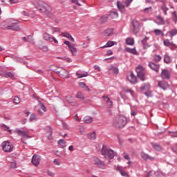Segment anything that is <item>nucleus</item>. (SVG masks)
I'll return each mask as SVG.
<instances>
[{
	"label": "nucleus",
	"mask_w": 177,
	"mask_h": 177,
	"mask_svg": "<svg viewBox=\"0 0 177 177\" xmlns=\"http://www.w3.org/2000/svg\"><path fill=\"white\" fill-rule=\"evenodd\" d=\"M36 8L41 12V13H44L50 19H55V16L50 13L52 12V7L49 6V4L46 3L45 1H38L36 2Z\"/></svg>",
	"instance_id": "nucleus-1"
},
{
	"label": "nucleus",
	"mask_w": 177,
	"mask_h": 177,
	"mask_svg": "<svg viewBox=\"0 0 177 177\" xmlns=\"http://www.w3.org/2000/svg\"><path fill=\"white\" fill-rule=\"evenodd\" d=\"M127 118L125 116L118 115L113 118L112 125L115 128L121 129L127 125Z\"/></svg>",
	"instance_id": "nucleus-2"
},
{
	"label": "nucleus",
	"mask_w": 177,
	"mask_h": 177,
	"mask_svg": "<svg viewBox=\"0 0 177 177\" xmlns=\"http://www.w3.org/2000/svg\"><path fill=\"white\" fill-rule=\"evenodd\" d=\"M19 21L14 19H10L6 21V30H12V31H20V26H19Z\"/></svg>",
	"instance_id": "nucleus-3"
},
{
	"label": "nucleus",
	"mask_w": 177,
	"mask_h": 177,
	"mask_svg": "<svg viewBox=\"0 0 177 177\" xmlns=\"http://www.w3.org/2000/svg\"><path fill=\"white\" fill-rule=\"evenodd\" d=\"M102 154L105 157V158H110L113 160L115 156V153L110 148H107V147L103 145L102 149Z\"/></svg>",
	"instance_id": "nucleus-4"
},
{
	"label": "nucleus",
	"mask_w": 177,
	"mask_h": 177,
	"mask_svg": "<svg viewBox=\"0 0 177 177\" xmlns=\"http://www.w3.org/2000/svg\"><path fill=\"white\" fill-rule=\"evenodd\" d=\"M15 132L19 136H22V138L21 139V142H22V143H25V145H27V142H24V140H23V139H31V138H32L30 136V131H21V130H20V129H17L15 131Z\"/></svg>",
	"instance_id": "nucleus-5"
},
{
	"label": "nucleus",
	"mask_w": 177,
	"mask_h": 177,
	"mask_svg": "<svg viewBox=\"0 0 177 177\" xmlns=\"http://www.w3.org/2000/svg\"><path fill=\"white\" fill-rule=\"evenodd\" d=\"M15 132L19 136H22V138L21 139V142H22V143H25V145H27V142H24V140H23V139H31V138H32L30 136V131H21V130H20V129H17L15 131Z\"/></svg>",
	"instance_id": "nucleus-6"
},
{
	"label": "nucleus",
	"mask_w": 177,
	"mask_h": 177,
	"mask_svg": "<svg viewBox=\"0 0 177 177\" xmlns=\"http://www.w3.org/2000/svg\"><path fill=\"white\" fill-rule=\"evenodd\" d=\"M136 70L138 78H140L141 81H145L146 80V72H145V67H143L142 65H138Z\"/></svg>",
	"instance_id": "nucleus-7"
},
{
	"label": "nucleus",
	"mask_w": 177,
	"mask_h": 177,
	"mask_svg": "<svg viewBox=\"0 0 177 177\" xmlns=\"http://www.w3.org/2000/svg\"><path fill=\"white\" fill-rule=\"evenodd\" d=\"M3 151H5V153H10L13 151V145H12V143L8 141H4L1 144Z\"/></svg>",
	"instance_id": "nucleus-8"
},
{
	"label": "nucleus",
	"mask_w": 177,
	"mask_h": 177,
	"mask_svg": "<svg viewBox=\"0 0 177 177\" xmlns=\"http://www.w3.org/2000/svg\"><path fill=\"white\" fill-rule=\"evenodd\" d=\"M43 39H44V41H48V42H54L55 44H59L57 39H56L55 37H53L48 32H44L43 34Z\"/></svg>",
	"instance_id": "nucleus-9"
},
{
	"label": "nucleus",
	"mask_w": 177,
	"mask_h": 177,
	"mask_svg": "<svg viewBox=\"0 0 177 177\" xmlns=\"http://www.w3.org/2000/svg\"><path fill=\"white\" fill-rule=\"evenodd\" d=\"M94 164L97 168H100V169H106V164H104V162L97 158L94 159Z\"/></svg>",
	"instance_id": "nucleus-10"
},
{
	"label": "nucleus",
	"mask_w": 177,
	"mask_h": 177,
	"mask_svg": "<svg viewBox=\"0 0 177 177\" xmlns=\"http://www.w3.org/2000/svg\"><path fill=\"white\" fill-rule=\"evenodd\" d=\"M56 73L59 77H61V78H70L68 71L64 68H61V70L57 71Z\"/></svg>",
	"instance_id": "nucleus-11"
},
{
	"label": "nucleus",
	"mask_w": 177,
	"mask_h": 177,
	"mask_svg": "<svg viewBox=\"0 0 177 177\" xmlns=\"http://www.w3.org/2000/svg\"><path fill=\"white\" fill-rule=\"evenodd\" d=\"M132 26H133V34H138L140 31V24H139V21L138 20L134 19L132 21Z\"/></svg>",
	"instance_id": "nucleus-12"
},
{
	"label": "nucleus",
	"mask_w": 177,
	"mask_h": 177,
	"mask_svg": "<svg viewBox=\"0 0 177 177\" xmlns=\"http://www.w3.org/2000/svg\"><path fill=\"white\" fill-rule=\"evenodd\" d=\"M41 161V157L39 155H33L32 158V164L35 167H38L39 165V162Z\"/></svg>",
	"instance_id": "nucleus-13"
},
{
	"label": "nucleus",
	"mask_w": 177,
	"mask_h": 177,
	"mask_svg": "<svg viewBox=\"0 0 177 177\" xmlns=\"http://www.w3.org/2000/svg\"><path fill=\"white\" fill-rule=\"evenodd\" d=\"M162 80H169V77H171V73L168 70L163 69L160 74Z\"/></svg>",
	"instance_id": "nucleus-14"
},
{
	"label": "nucleus",
	"mask_w": 177,
	"mask_h": 177,
	"mask_svg": "<svg viewBox=\"0 0 177 177\" xmlns=\"http://www.w3.org/2000/svg\"><path fill=\"white\" fill-rule=\"evenodd\" d=\"M127 80L130 84H136L138 80H136V76L133 75V73H131L130 75L127 76Z\"/></svg>",
	"instance_id": "nucleus-15"
},
{
	"label": "nucleus",
	"mask_w": 177,
	"mask_h": 177,
	"mask_svg": "<svg viewBox=\"0 0 177 177\" xmlns=\"http://www.w3.org/2000/svg\"><path fill=\"white\" fill-rule=\"evenodd\" d=\"M158 85L159 88H161V89H163V91H166V89H168L169 87V85L165 81H159L158 82Z\"/></svg>",
	"instance_id": "nucleus-16"
},
{
	"label": "nucleus",
	"mask_w": 177,
	"mask_h": 177,
	"mask_svg": "<svg viewBox=\"0 0 177 177\" xmlns=\"http://www.w3.org/2000/svg\"><path fill=\"white\" fill-rule=\"evenodd\" d=\"M141 157L145 161H147V160H149L150 161H154V160H155L154 157L150 156H149V154H147L145 152H141Z\"/></svg>",
	"instance_id": "nucleus-17"
},
{
	"label": "nucleus",
	"mask_w": 177,
	"mask_h": 177,
	"mask_svg": "<svg viewBox=\"0 0 177 177\" xmlns=\"http://www.w3.org/2000/svg\"><path fill=\"white\" fill-rule=\"evenodd\" d=\"M149 67H150L151 70H153V71H156V73H158V71L160 70V65H157L153 62L149 63Z\"/></svg>",
	"instance_id": "nucleus-18"
},
{
	"label": "nucleus",
	"mask_w": 177,
	"mask_h": 177,
	"mask_svg": "<svg viewBox=\"0 0 177 177\" xmlns=\"http://www.w3.org/2000/svg\"><path fill=\"white\" fill-rule=\"evenodd\" d=\"M155 23H156V24H158V26H164V24H165V21H164V19L161 17V16L156 17Z\"/></svg>",
	"instance_id": "nucleus-19"
},
{
	"label": "nucleus",
	"mask_w": 177,
	"mask_h": 177,
	"mask_svg": "<svg viewBox=\"0 0 177 177\" xmlns=\"http://www.w3.org/2000/svg\"><path fill=\"white\" fill-rule=\"evenodd\" d=\"M0 75H3V77H5L6 78H11L12 80H15V75L12 73V72H8L6 73H1Z\"/></svg>",
	"instance_id": "nucleus-20"
},
{
	"label": "nucleus",
	"mask_w": 177,
	"mask_h": 177,
	"mask_svg": "<svg viewBox=\"0 0 177 177\" xmlns=\"http://www.w3.org/2000/svg\"><path fill=\"white\" fill-rule=\"evenodd\" d=\"M114 32L113 29H106L104 31V37H113Z\"/></svg>",
	"instance_id": "nucleus-21"
},
{
	"label": "nucleus",
	"mask_w": 177,
	"mask_h": 177,
	"mask_svg": "<svg viewBox=\"0 0 177 177\" xmlns=\"http://www.w3.org/2000/svg\"><path fill=\"white\" fill-rule=\"evenodd\" d=\"M118 9L122 13L125 12V6H124L121 2L118 1L116 3Z\"/></svg>",
	"instance_id": "nucleus-22"
},
{
	"label": "nucleus",
	"mask_w": 177,
	"mask_h": 177,
	"mask_svg": "<svg viewBox=\"0 0 177 177\" xmlns=\"http://www.w3.org/2000/svg\"><path fill=\"white\" fill-rule=\"evenodd\" d=\"M115 45H117V42L114 41H109L106 45L102 46L101 48H111V46H114Z\"/></svg>",
	"instance_id": "nucleus-23"
},
{
	"label": "nucleus",
	"mask_w": 177,
	"mask_h": 177,
	"mask_svg": "<svg viewBox=\"0 0 177 177\" xmlns=\"http://www.w3.org/2000/svg\"><path fill=\"white\" fill-rule=\"evenodd\" d=\"M83 121L86 123V124H91V122H93V119L92 118V117L91 116H85L83 118Z\"/></svg>",
	"instance_id": "nucleus-24"
},
{
	"label": "nucleus",
	"mask_w": 177,
	"mask_h": 177,
	"mask_svg": "<svg viewBox=\"0 0 177 177\" xmlns=\"http://www.w3.org/2000/svg\"><path fill=\"white\" fill-rule=\"evenodd\" d=\"M109 17L111 19H117V17H118V12H117V11H111Z\"/></svg>",
	"instance_id": "nucleus-25"
},
{
	"label": "nucleus",
	"mask_w": 177,
	"mask_h": 177,
	"mask_svg": "<svg viewBox=\"0 0 177 177\" xmlns=\"http://www.w3.org/2000/svg\"><path fill=\"white\" fill-rule=\"evenodd\" d=\"M58 146L61 148V149H64V147H66V141H64V140L63 139H60L58 141Z\"/></svg>",
	"instance_id": "nucleus-26"
},
{
	"label": "nucleus",
	"mask_w": 177,
	"mask_h": 177,
	"mask_svg": "<svg viewBox=\"0 0 177 177\" xmlns=\"http://www.w3.org/2000/svg\"><path fill=\"white\" fill-rule=\"evenodd\" d=\"M102 98L104 99V102L107 103V104L110 106H113V101L110 100V98L109 97L103 96Z\"/></svg>",
	"instance_id": "nucleus-27"
},
{
	"label": "nucleus",
	"mask_w": 177,
	"mask_h": 177,
	"mask_svg": "<svg viewBox=\"0 0 177 177\" xmlns=\"http://www.w3.org/2000/svg\"><path fill=\"white\" fill-rule=\"evenodd\" d=\"M116 169L120 171V174L122 175V176H125V177H129V175H128V173H127V171L121 170V169L118 167L116 168Z\"/></svg>",
	"instance_id": "nucleus-28"
},
{
	"label": "nucleus",
	"mask_w": 177,
	"mask_h": 177,
	"mask_svg": "<svg viewBox=\"0 0 177 177\" xmlns=\"http://www.w3.org/2000/svg\"><path fill=\"white\" fill-rule=\"evenodd\" d=\"M88 139H91V140H95V139H96V133L95 131L92 132V133H89L87 135Z\"/></svg>",
	"instance_id": "nucleus-29"
},
{
	"label": "nucleus",
	"mask_w": 177,
	"mask_h": 177,
	"mask_svg": "<svg viewBox=\"0 0 177 177\" xmlns=\"http://www.w3.org/2000/svg\"><path fill=\"white\" fill-rule=\"evenodd\" d=\"M147 39H149V37H145L142 41V44L144 46V49H146V48H150V45L147 44Z\"/></svg>",
	"instance_id": "nucleus-30"
},
{
	"label": "nucleus",
	"mask_w": 177,
	"mask_h": 177,
	"mask_svg": "<svg viewBox=\"0 0 177 177\" xmlns=\"http://www.w3.org/2000/svg\"><path fill=\"white\" fill-rule=\"evenodd\" d=\"M126 51L132 53V55H138V51L135 48H126Z\"/></svg>",
	"instance_id": "nucleus-31"
},
{
	"label": "nucleus",
	"mask_w": 177,
	"mask_h": 177,
	"mask_svg": "<svg viewBox=\"0 0 177 177\" xmlns=\"http://www.w3.org/2000/svg\"><path fill=\"white\" fill-rule=\"evenodd\" d=\"M150 88V84L147 83L141 86V91H149Z\"/></svg>",
	"instance_id": "nucleus-32"
},
{
	"label": "nucleus",
	"mask_w": 177,
	"mask_h": 177,
	"mask_svg": "<svg viewBox=\"0 0 177 177\" xmlns=\"http://www.w3.org/2000/svg\"><path fill=\"white\" fill-rule=\"evenodd\" d=\"M38 106L39 107L40 110H42L44 113H46V107L41 102H39L38 104Z\"/></svg>",
	"instance_id": "nucleus-33"
},
{
	"label": "nucleus",
	"mask_w": 177,
	"mask_h": 177,
	"mask_svg": "<svg viewBox=\"0 0 177 177\" xmlns=\"http://www.w3.org/2000/svg\"><path fill=\"white\" fill-rule=\"evenodd\" d=\"M153 32L156 35L160 36L161 35V37L164 36V32H162V30H160V29H156L153 30Z\"/></svg>",
	"instance_id": "nucleus-34"
},
{
	"label": "nucleus",
	"mask_w": 177,
	"mask_h": 177,
	"mask_svg": "<svg viewBox=\"0 0 177 177\" xmlns=\"http://www.w3.org/2000/svg\"><path fill=\"white\" fill-rule=\"evenodd\" d=\"M126 44L127 45H133L135 44V41L133 40V38H127L126 39Z\"/></svg>",
	"instance_id": "nucleus-35"
},
{
	"label": "nucleus",
	"mask_w": 177,
	"mask_h": 177,
	"mask_svg": "<svg viewBox=\"0 0 177 177\" xmlns=\"http://www.w3.org/2000/svg\"><path fill=\"white\" fill-rule=\"evenodd\" d=\"M77 77L78 78H84V77H88V72H84V73H79L78 72L76 73Z\"/></svg>",
	"instance_id": "nucleus-36"
},
{
	"label": "nucleus",
	"mask_w": 177,
	"mask_h": 177,
	"mask_svg": "<svg viewBox=\"0 0 177 177\" xmlns=\"http://www.w3.org/2000/svg\"><path fill=\"white\" fill-rule=\"evenodd\" d=\"M77 99H80V100H84V94L81 91H78L76 94Z\"/></svg>",
	"instance_id": "nucleus-37"
},
{
	"label": "nucleus",
	"mask_w": 177,
	"mask_h": 177,
	"mask_svg": "<svg viewBox=\"0 0 177 177\" xmlns=\"http://www.w3.org/2000/svg\"><path fill=\"white\" fill-rule=\"evenodd\" d=\"M73 56H76L77 55V48H75V46H73L71 48H69Z\"/></svg>",
	"instance_id": "nucleus-38"
},
{
	"label": "nucleus",
	"mask_w": 177,
	"mask_h": 177,
	"mask_svg": "<svg viewBox=\"0 0 177 177\" xmlns=\"http://www.w3.org/2000/svg\"><path fill=\"white\" fill-rule=\"evenodd\" d=\"M153 149H154L155 150H156V151H161L162 147H161V146H160V145H158V144H154V145H153Z\"/></svg>",
	"instance_id": "nucleus-39"
},
{
	"label": "nucleus",
	"mask_w": 177,
	"mask_h": 177,
	"mask_svg": "<svg viewBox=\"0 0 177 177\" xmlns=\"http://www.w3.org/2000/svg\"><path fill=\"white\" fill-rule=\"evenodd\" d=\"M170 37H175L177 35V30L173 29L169 32Z\"/></svg>",
	"instance_id": "nucleus-40"
},
{
	"label": "nucleus",
	"mask_w": 177,
	"mask_h": 177,
	"mask_svg": "<svg viewBox=\"0 0 177 177\" xmlns=\"http://www.w3.org/2000/svg\"><path fill=\"white\" fill-rule=\"evenodd\" d=\"M164 62L165 63H171V57L169 55H165L164 57Z\"/></svg>",
	"instance_id": "nucleus-41"
},
{
	"label": "nucleus",
	"mask_w": 177,
	"mask_h": 177,
	"mask_svg": "<svg viewBox=\"0 0 177 177\" xmlns=\"http://www.w3.org/2000/svg\"><path fill=\"white\" fill-rule=\"evenodd\" d=\"M163 44L165 46H171V45H172V43H171V41H169V39H164Z\"/></svg>",
	"instance_id": "nucleus-42"
},
{
	"label": "nucleus",
	"mask_w": 177,
	"mask_h": 177,
	"mask_svg": "<svg viewBox=\"0 0 177 177\" xmlns=\"http://www.w3.org/2000/svg\"><path fill=\"white\" fill-rule=\"evenodd\" d=\"M144 13H150V12H153V8L151 7H148L142 10Z\"/></svg>",
	"instance_id": "nucleus-43"
},
{
	"label": "nucleus",
	"mask_w": 177,
	"mask_h": 177,
	"mask_svg": "<svg viewBox=\"0 0 177 177\" xmlns=\"http://www.w3.org/2000/svg\"><path fill=\"white\" fill-rule=\"evenodd\" d=\"M65 45H67L68 48H69V49H71V48H73V46H75V44H71L70 41H64Z\"/></svg>",
	"instance_id": "nucleus-44"
},
{
	"label": "nucleus",
	"mask_w": 177,
	"mask_h": 177,
	"mask_svg": "<svg viewBox=\"0 0 177 177\" xmlns=\"http://www.w3.org/2000/svg\"><path fill=\"white\" fill-rule=\"evenodd\" d=\"M153 177H164V174L161 171H156L154 173Z\"/></svg>",
	"instance_id": "nucleus-45"
},
{
	"label": "nucleus",
	"mask_w": 177,
	"mask_h": 177,
	"mask_svg": "<svg viewBox=\"0 0 177 177\" xmlns=\"http://www.w3.org/2000/svg\"><path fill=\"white\" fill-rule=\"evenodd\" d=\"M61 35L62 37H65V38H68V39L71 38V35L68 32H62L61 33Z\"/></svg>",
	"instance_id": "nucleus-46"
},
{
	"label": "nucleus",
	"mask_w": 177,
	"mask_h": 177,
	"mask_svg": "<svg viewBox=\"0 0 177 177\" xmlns=\"http://www.w3.org/2000/svg\"><path fill=\"white\" fill-rule=\"evenodd\" d=\"M17 163L16 162H12L9 164V168L10 169H15L16 168Z\"/></svg>",
	"instance_id": "nucleus-47"
},
{
	"label": "nucleus",
	"mask_w": 177,
	"mask_h": 177,
	"mask_svg": "<svg viewBox=\"0 0 177 177\" xmlns=\"http://www.w3.org/2000/svg\"><path fill=\"white\" fill-rule=\"evenodd\" d=\"M28 42H30L32 44V45H34L35 44V41H34V39H32V37L31 36H28Z\"/></svg>",
	"instance_id": "nucleus-48"
},
{
	"label": "nucleus",
	"mask_w": 177,
	"mask_h": 177,
	"mask_svg": "<svg viewBox=\"0 0 177 177\" xmlns=\"http://www.w3.org/2000/svg\"><path fill=\"white\" fill-rule=\"evenodd\" d=\"M162 10L163 11L165 15H167V12L168 11V8H167V6L165 4H163L162 6Z\"/></svg>",
	"instance_id": "nucleus-49"
},
{
	"label": "nucleus",
	"mask_w": 177,
	"mask_h": 177,
	"mask_svg": "<svg viewBox=\"0 0 177 177\" xmlns=\"http://www.w3.org/2000/svg\"><path fill=\"white\" fill-rule=\"evenodd\" d=\"M29 120L30 121H34L37 120V115H35L34 113L30 114Z\"/></svg>",
	"instance_id": "nucleus-50"
},
{
	"label": "nucleus",
	"mask_w": 177,
	"mask_h": 177,
	"mask_svg": "<svg viewBox=\"0 0 177 177\" xmlns=\"http://www.w3.org/2000/svg\"><path fill=\"white\" fill-rule=\"evenodd\" d=\"M39 48L41 49V50H42L43 52H48L49 50V48H48L47 46H43L39 47Z\"/></svg>",
	"instance_id": "nucleus-51"
},
{
	"label": "nucleus",
	"mask_w": 177,
	"mask_h": 177,
	"mask_svg": "<svg viewBox=\"0 0 177 177\" xmlns=\"http://www.w3.org/2000/svg\"><path fill=\"white\" fill-rule=\"evenodd\" d=\"M13 102L15 104H19L20 103V98H19V97H15L14 99H13Z\"/></svg>",
	"instance_id": "nucleus-52"
},
{
	"label": "nucleus",
	"mask_w": 177,
	"mask_h": 177,
	"mask_svg": "<svg viewBox=\"0 0 177 177\" xmlns=\"http://www.w3.org/2000/svg\"><path fill=\"white\" fill-rule=\"evenodd\" d=\"M101 23H106L107 21V16L104 15L100 18Z\"/></svg>",
	"instance_id": "nucleus-53"
},
{
	"label": "nucleus",
	"mask_w": 177,
	"mask_h": 177,
	"mask_svg": "<svg viewBox=\"0 0 177 177\" xmlns=\"http://www.w3.org/2000/svg\"><path fill=\"white\" fill-rule=\"evenodd\" d=\"M145 95L147 96V97H151V96H153V92L148 91L146 93H145Z\"/></svg>",
	"instance_id": "nucleus-54"
},
{
	"label": "nucleus",
	"mask_w": 177,
	"mask_h": 177,
	"mask_svg": "<svg viewBox=\"0 0 177 177\" xmlns=\"http://www.w3.org/2000/svg\"><path fill=\"white\" fill-rule=\"evenodd\" d=\"M123 157H124V158H125V160H127L128 161H129V160H131V157L129 156V155L125 152H124V153H123Z\"/></svg>",
	"instance_id": "nucleus-55"
},
{
	"label": "nucleus",
	"mask_w": 177,
	"mask_h": 177,
	"mask_svg": "<svg viewBox=\"0 0 177 177\" xmlns=\"http://www.w3.org/2000/svg\"><path fill=\"white\" fill-rule=\"evenodd\" d=\"M153 60L155 62H160V60H161V56L160 55H155L153 57Z\"/></svg>",
	"instance_id": "nucleus-56"
},
{
	"label": "nucleus",
	"mask_w": 177,
	"mask_h": 177,
	"mask_svg": "<svg viewBox=\"0 0 177 177\" xmlns=\"http://www.w3.org/2000/svg\"><path fill=\"white\" fill-rule=\"evenodd\" d=\"M169 133H172L171 138H177V131H169Z\"/></svg>",
	"instance_id": "nucleus-57"
},
{
	"label": "nucleus",
	"mask_w": 177,
	"mask_h": 177,
	"mask_svg": "<svg viewBox=\"0 0 177 177\" xmlns=\"http://www.w3.org/2000/svg\"><path fill=\"white\" fill-rule=\"evenodd\" d=\"M173 20L174 21H175V23H176L177 21V15H176V12H173Z\"/></svg>",
	"instance_id": "nucleus-58"
},
{
	"label": "nucleus",
	"mask_w": 177,
	"mask_h": 177,
	"mask_svg": "<svg viewBox=\"0 0 177 177\" xmlns=\"http://www.w3.org/2000/svg\"><path fill=\"white\" fill-rule=\"evenodd\" d=\"M72 3H75V5H78L79 6H81L82 5L78 3V0H71Z\"/></svg>",
	"instance_id": "nucleus-59"
},
{
	"label": "nucleus",
	"mask_w": 177,
	"mask_h": 177,
	"mask_svg": "<svg viewBox=\"0 0 177 177\" xmlns=\"http://www.w3.org/2000/svg\"><path fill=\"white\" fill-rule=\"evenodd\" d=\"M79 86H80V88H84L85 86H86V84H85V82H80V83L79 84Z\"/></svg>",
	"instance_id": "nucleus-60"
},
{
	"label": "nucleus",
	"mask_w": 177,
	"mask_h": 177,
	"mask_svg": "<svg viewBox=\"0 0 177 177\" xmlns=\"http://www.w3.org/2000/svg\"><path fill=\"white\" fill-rule=\"evenodd\" d=\"M37 113H38L39 115H44V113H45V112L42 111L41 110V109H37Z\"/></svg>",
	"instance_id": "nucleus-61"
},
{
	"label": "nucleus",
	"mask_w": 177,
	"mask_h": 177,
	"mask_svg": "<svg viewBox=\"0 0 177 177\" xmlns=\"http://www.w3.org/2000/svg\"><path fill=\"white\" fill-rule=\"evenodd\" d=\"M113 71L115 73V74H118V68L117 67H113Z\"/></svg>",
	"instance_id": "nucleus-62"
},
{
	"label": "nucleus",
	"mask_w": 177,
	"mask_h": 177,
	"mask_svg": "<svg viewBox=\"0 0 177 177\" xmlns=\"http://www.w3.org/2000/svg\"><path fill=\"white\" fill-rule=\"evenodd\" d=\"M66 100H67V102H70V100H73V97L71 95H68L66 96Z\"/></svg>",
	"instance_id": "nucleus-63"
},
{
	"label": "nucleus",
	"mask_w": 177,
	"mask_h": 177,
	"mask_svg": "<svg viewBox=\"0 0 177 177\" xmlns=\"http://www.w3.org/2000/svg\"><path fill=\"white\" fill-rule=\"evenodd\" d=\"M172 150L174 153H176V154H177V144L172 148Z\"/></svg>",
	"instance_id": "nucleus-64"
}]
</instances>
